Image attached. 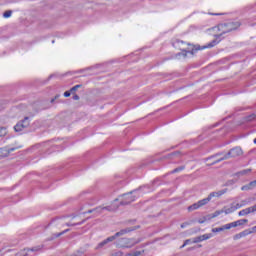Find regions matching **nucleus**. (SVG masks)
<instances>
[{"label":"nucleus","instance_id":"nucleus-35","mask_svg":"<svg viewBox=\"0 0 256 256\" xmlns=\"http://www.w3.org/2000/svg\"><path fill=\"white\" fill-rule=\"evenodd\" d=\"M72 98L74 99V101H79V95L77 94H74Z\"/></svg>","mask_w":256,"mask_h":256},{"label":"nucleus","instance_id":"nucleus-36","mask_svg":"<svg viewBox=\"0 0 256 256\" xmlns=\"http://www.w3.org/2000/svg\"><path fill=\"white\" fill-rule=\"evenodd\" d=\"M252 213H256V204L250 207Z\"/></svg>","mask_w":256,"mask_h":256},{"label":"nucleus","instance_id":"nucleus-37","mask_svg":"<svg viewBox=\"0 0 256 256\" xmlns=\"http://www.w3.org/2000/svg\"><path fill=\"white\" fill-rule=\"evenodd\" d=\"M187 225H189V223L185 222V223L181 224V228L185 229V227H187Z\"/></svg>","mask_w":256,"mask_h":256},{"label":"nucleus","instance_id":"nucleus-39","mask_svg":"<svg viewBox=\"0 0 256 256\" xmlns=\"http://www.w3.org/2000/svg\"><path fill=\"white\" fill-rule=\"evenodd\" d=\"M254 143H255V145H256V138L254 139Z\"/></svg>","mask_w":256,"mask_h":256},{"label":"nucleus","instance_id":"nucleus-13","mask_svg":"<svg viewBox=\"0 0 256 256\" xmlns=\"http://www.w3.org/2000/svg\"><path fill=\"white\" fill-rule=\"evenodd\" d=\"M245 223H249V220L247 219H240L238 221H234L231 223H228V226L230 229H233L235 227H241V225H245Z\"/></svg>","mask_w":256,"mask_h":256},{"label":"nucleus","instance_id":"nucleus-19","mask_svg":"<svg viewBox=\"0 0 256 256\" xmlns=\"http://www.w3.org/2000/svg\"><path fill=\"white\" fill-rule=\"evenodd\" d=\"M229 224H225L221 227H218V228H213L212 229V233H220V231H225V230H229Z\"/></svg>","mask_w":256,"mask_h":256},{"label":"nucleus","instance_id":"nucleus-29","mask_svg":"<svg viewBox=\"0 0 256 256\" xmlns=\"http://www.w3.org/2000/svg\"><path fill=\"white\" fill-rule=\"evenodd\" d=\"M77 89H81V84L75 85L74 87H72L70 89V93H75V91H77Z\"/></svg>","mask_w":256,"mask_h":256},{"label":"nucleus","instance_id":"nucleus-12","mask_svg":"<svg viewBox=\"0 0 256 256\" xmlns=\"http://www.w3.org/2000/svg\"><path fill=\"white\" fill-rule=\"evenodd\" d=\"M41 249H43L42 245L35 246L31 249H24V250H21L20 252H18L16 254V256H27V253H29V251L35 252V251H41Z\"/></svg>","mask_w":256,"mask_h":256},{"label":"nucleus","instance_id":"nucleus-34","mask_svg":"<svg viewBox=\"0 0 256 256\" xmlns=\"http://www.w3.org/2000/svg\"><path fill=\"white\" fill-rule=\"evenodd\" d=\"M64 97H71V92L70 91L64 92Z\"/></svg>","mask_w":256,"mask_h":256},{"label":"nucleus","instance_id":"nucleus-16","mask_svg":"<svg viewBox=\"0 0 256 256\" xmlns=\"http://www.w3.org/2000/svg\"><path fill=\"white\" fill-rule=\"evenodd\" d=\"M213 237L212 233L204 234L198 237H195V242L201 243L202 241H207L208 239H211Z\"/></svg>","mask_w":256,"mask_h":256},{"label":"nucleus","instance_id":"nucleus-21","mask_svg":"<svg viewBox=\"0 0 256 256\" xmlns=\"http://www.w3.org/2000/svg\"><path fill=\"white\" fill-rule=\"evenodd\" d=\"M249 173H251V168L241 170V171L237 172L235 175H236V177H243L245 175H249Z\"/></svg>","mask_w":256,"mask_h":256},{"label":"nucleus","instance_id":"nucleus-33","mask_svg":"<svg viewBox=\"0 0 256 256\" xmlns=\"http://www.w3.org/2000/svg\"><path fill=\"white\" fill-rule=\"evenodd\" d=\"M247 203H249L247 200H242L240 205H242V207H245V205H247Z\"/></svg>","mask_w":256,"mask_h":256},{"label":"nucleus","instance_id":"nucleus-3","mask_svg":"<svg viewBox=\"0 0 256 256\" xmlns=\"http://www.w3.org/2000/svg\"><path fill=\"white\" fill-rule=\"evenodd\" d=\"M137 197H139V195L137 194V190H133L129 193L123 194L118 199H115L110 207L115 211L118 207L117 201H120V205H129V203H133V201H135Z\"/></svg>","mask_w":256,"mask_h":256},{"label":"nucleus","instance_id":"nucleus-10","mask_svg":"<svg viewBox=\"0 0 256 256\" xmlns=\"http://www.w3.org/2000/svg\"><path fill=\"white\" fill-rule=\"evenodd\" d=\"M103 211H115L111 206H99L95 209L89 210L87 213H103Z\"/></svg>","mask_w":256,"mask_h":256},{"label":"nucleus","instance_id":"nucleus-5","mask_svg":"<svg viewBox=\"0 0 256 256\" xmlns=\"http://www.w3.org/2000/svg\"><path fill=\"white\" fill-rule=\"evenodd\" d=\"M241 155H243V149H241V147H234L212 164L215 165L216 163H221V161H227V159H235V157H241Z\"/></svg>","mask_w":256,"mask_h":256},{"label":"nucleus","instance_id":"nucleus-1","mask_svg":"<svg viewBox=\"0 0 256 256\" xmlns=\"http://www.w3.org/2000/svg\"><path fill=\"white\" fill-rule=\"evenodd\" d=\"M218 44H219V41L212 40L207 45H204L202 47L199 45L193 47L190 43L177 39L173 42V47L181 51L178 54H176V59H185L188 53H190V55H194L195 51H203V49H211Z\"/></svg>","mask_w":256,"mask_h":256},{"label":"nucleus","instance_id":"nucleus-2","mask_svg":"<svg viewBox=\"0 0 256 256\" xmlns=\"http://www.w3.org/2000/svg\"><path fill=\"white\" fill-rule=\"evenodd\" d=\"M241 27V23L239 22H228L225 24H219L218 26L212 28V31L215 33L219 32V34H216L214 41H218V43L221 40H218L221 35H225V33H231V31H235V29H239Z\"/></svg>","mask_w":256,"mask_h":256},{"label":"nucleus","instance_id":"nucleus-8","mask_svg":"<svg viewBox=\"0 0 256 256\" xmlns=\"http://www.w3.org/2000/svg\"><path fill=\"white\" fill-rule=\"evenodd\" d=\"M137 229H139V226H133V227L121 229L120 231H118L114 234V237H115V239H117V237H123V235H127L128 233H131L132 231H137Z\"/></svg>","mask_w":256,"mask_h":256},{"label":"nucleus","instance_id":"nucleus-14","mask_svg":"<svg viewBox=\"0 0 256 256\" xmlns=\"http://www.w3.org/2000/svg\"><path fill=\"white\" fill-rule=\"evenodd\" d=\"M75 219H77V216H73L70 221H65L66 227H75L76 225H83L85 223V220H82L80 222H75Z\"/></svg>","mask_w":256,"mask_h":256},{"label":"nucleus","instance_id":"nucleus-30","mask_svg":"<svg viewBox=\"0 0 256 256\" xmlns=\"http://www.w3.org/2000/svg\"><path fill=\"white\" fill-rule=\"evenodd\" d=\"M185 169V166H180L178 168H175L171 173H179Z\"/></svg>","mask_w":256,"mask_h":256},{"label":"nucleus","instance_id":"nucleus-32","mask_svg":"<svg viewBox=\"0 0 256 256\" xmlns=\"http://www.w3.org/2000/svg\"><path fill=\"white\" fill-rule=\"evenodd\" d=\"M68 231H69V229H66V230L62 231L61 233H58L56 235V237H61V235H65V233H68Z\"/></svg>","mask_w":256,"mask_h":256},{"label":"nucleus","instance_id":"nucleus-20","mask_svg":"<svg viewBox=\"0 0 256 256\" xmlns=\"http://www.w3.org/2000/svg\"><path fill=\"white\" fill-rule=\"evenodd\" d=\"M250 213H253V211L251 210V207H248V208L241 210L238 213V215H239V217H245V215H249Z\"/></svg>","mask_w":256,"mask_h":256},{"label":"nucleus","instance_id":"nucleus-38","mask_svg":"<svg viewBox=\"0 0 256 256\" xmlns=\"http://www.w3.org/2000/svg\"><path fill=\"white\" fill-rule=\"evenodd\" d=\"M58 221V223H63V220H57Z\"/></svg>","mask_w":256,"mask_h":256},{"label":"nucleus","instance_id":"nucleus-17","mask_svg":"<svg viewBox=\"0 0 256 256\" xmlns=\"http://www.w3.org/2000/svg\"><path fill=\"white\" fill-rule=\"evenodd\" d=\"M115 236H110L108 238H106L105 240H103L102 242H100L98 244V247L101 248V247H105V245H107L108 243H113V241H115Z\"/></svg>","mask_w":256,"mask_h":256},{"label":"nucleus","instance_id":"nucleus-23","mask_svg":"<svg viewBox=\"0 0 256 256\" xmlns=\"http://www.w3.org/2000/svg\"><path fill=\"white\" fill-rule=\"evenodd\" d=\"M193 243H197L195 242V238L187 239L184 241V244L180 247V249H183V247H187V245H191Z\"/></svg>","mask_w":256,"mask_h":256},{"label":"nucleus","instance_id":"nucleus-4","mask_svg":"<svg viewBox=\"0 0 256 256\" xmlns=\"http://www.w3.org/2000/svg\"><path fill=\"white\" fill-rule=\"evenodd\" d=\"M139 243H141V238H121L116 241V247L120 249H131Z\"/></svg>","mask_w":256,"mask_h":256},{"label":"nucleus","instance_id":"nucleus-24","mask_svg":"<svg viewBox=\"0 0 256 256\" xmlns=\"http://www.w3.org/2000/svg\"><path fill=\"white\" fill-rule=\"evenodd\" d=\"M7 135V127L0 126V137H5Z\"/></svg>","mask_w":256,"mask_h":256},{"label":"nucleus","instance_id":"nucleus-7","mask_svg":"<svg viewBox=\"0 0 256 256\" xmlns=\"http://www.w3.org/2000/svg\"><path fill=\"white\" fill-rule=\"evenodd\" d=\"M17 149H21V146H17V147L6 146V147L0 148V158L9 157V155H11L13 151H17Z\"/></svg>","mask_w":256,"mask_h":256},{"label":"nucleus","instance_id":"nucleus-22","mask_svg":"<svg viewBox=\"0 0 256 256\" xmlns=\"http://www.w3.org/2000/svg\"><path fill=\"white\" fill-rule=\"evenodd\" d=\"M223 209L222 210H217L213 214L208 215V219H215V217H219V215H223Z\"/></svg>","mask_w":256,"mask_h":256},{"label":"nucleus","instance_id":"nucleus-18","mask_svg":"<svg viewBox=\"0 0 256 256\" xmlns=\"http://www.w3.org/2000/svg\"><path fill=\"white\" fill-rule=\"evenodd\" d=\"M222 211L225 213V215H230V213H235V206L230 204V206H225Z\"/></svg>","mask_w":256,"mask_h":256},{"label":"nucleus","instance_id":"nucleus-27","mask_svg":"<svg viewBox=\"0 0 256 256\" xmlns=\"http://www.w3.org/2000/svg\"><path fill=\"white\" fill-rule=\"evenodd\" d=\"M11 15H13V11L8 10V11L4 12L3 17H4V19H9V17H11Z\"/></svg>","mask_w":256,"mask_h":256},{"label":"nucleus","instance_id":"nucleus-31","mask_svg":"<svg viewBox=\"0 0 256 256\" xmlns=\"http://www.w3.org/2000/svg\"><path fill=\"white\" fill-rule=\"evenodd\" d=\"M232 205H233L235 211H237V209H241V207H242L241 203H232Z\"/></svg>","mask_w":256,"mask_h":256},{"label":"nucleus","instance_id":"nucleus-15","mask_svg":"<svg viewBox=\"0 0 256 256\" xmlns=\"http://www.w3.org/2000/svg\"><path fill=\"white\" fill-rule=\"evenodd\" d=\"M253 233L252 230H244L236 235H234V240L237 241L239 239H243V237H247V235H251Z\"/></svg>","mask_w":256,"mask_h":256},{"label":"nucleus","instance_id":"nucleus-9","mask_svg":"<svg viewBox=\"0 0 256 256\" xmlns=\"http://www.w3.org/2000/svg\"><path fill=\"white\" fill-rule=\"evenodd\" d=\"M207 200L204 198L188 207V211H196V209H201V207H205L207 205Z\"/></svg>","mask_w":256,"mask_h":256},{"label":"nucleus","instance_id":"nucleus-25","mask_svg":"<svg viewBox=\"0 0 256 256\" xmlns=\"http://www.w3.org/2000/svg\"><path fill=\"white\" fill-rule=\"evenodd\" d=\"M206 221H211V219L209 218V215L204 216L203 218H200L198 220V223L203 224V223H206Z\"/></svg>","mask_w":256,"mask_h":256},{"label":"nucleus","instance_id":"nucleus-40","mask_svg":"<svg viewBox=\"0 0 256 256\" xmlns=\"http://www.w3.org/2000/svg\"><path fill=\"white\" fill-rule=\"evenodd\" d=\"M53 101H55V99H52L51 102L53 103Z\"/></svg>","mask_w":256,"mask_h":256},{"label":"nucleus","instance_id":"nucleus-11","mask_svg":"<svg viewBox=\"0 0 256 256\" xmlns=\"http://www.w3.org/2000/svg\"><path fill=\"white\" fill-rule=\"evenodd\" d=\"M225 193H227V191L225 190H219L217 192H211L208 197L204 198L206 200V203H209L211 201V199L215 198V197H221L222 195H225Z\"/></svg>","mask_w":256,"mask_h":256},{"label":"nucleus","instance_id":"nucleus-26","mask_svg":"<svg viewBox=\"0 0 256 256\" xmlns=\"http://www.w3.org/2000/svg\"><path fill=\"white\" fill-rule=\"evenodd\" d=\"M255 117H256L255 114H251V115L245 117V121H246L247 123H249V122L255 120Z\"/></svg>","mask_w":256,"mask_h":256},{"label":"nucleus","instance_id":"nucleus-41","mask_svg":"<svg viewBox=\"0 0 256 256\" xmlns=\"http://www.w3.org/2000/svg\"><path fill=\"white\" fill-rule=\"evenodd\" d=\"M214 15H219V14H214Z\"/></svg>","mask_w":256,"mask_h":256},{"label":"nucleus","instance_id":"nucleus-28","mask_svg":"<svg viewBox=\"0 0 256 256\" xmlns=\"http://www.w3.org/2000/svg\"><path fill=\"white\" fill-rule=\"evenodd\" d=\"M251 190L253 189L251 188L250 183L241 187V191H251Z\"/></svg>","mask_w":256,"mask_h":256},{"label":"nucleus","instance_id":"nucleus-6","mask_svg":"<svg viewBox=\"0 0 256 256\" xmlns=\"http://www.w3.org/2000/svg\"><path fill=\"white\" fill-rule=\"evenodd\" d=\"M31 121L29 120V117H25L22 121H19L15 126H14V131L16 133H21L23 129H27L29 127Z\"/></svg>","mask_w":256,"mask_h":256}]
</instances>
